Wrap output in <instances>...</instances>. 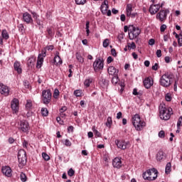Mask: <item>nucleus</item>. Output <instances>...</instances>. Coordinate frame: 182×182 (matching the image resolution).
I'll list each match as a JSON object with an SVG mask.
<instances>
[{"label":"nucleus","mask_w":182,"mask_h":182,"mask_svg":"<svg viewBox=\"0 0 182 182\" xmlns=\"http://www.w3.org/2000/svg\"><path fill=\"white\" fill-rule=\"evenodd\" d=\"M53 45H50L46 47V50H53Z\"/></svg>","instance_id":"58"},{"label":"nucleus","mask_w":182,"mask_h":182,"mask_svg":"<svg viewBox=\"0 0 182 182\" xmlns=\"http://www.w3.org/2000/svg\"><path fill=\"white\" fill-rule=\"evenodd\" d=\"M1 171L6 177H11L12 176V169L9 166H3L1 168Z\"/></svg>","instance_id":"15"},{"label":"nucleus","mask_w":182,"mask_h":182,"mask_svg":"<svg viewBox=\"0 0 182 182\" xmlns=\"http://www.w3.org/2000/svg\"><path fill=\"white\" fill-rule=\"evenodd\" d=\"M63 144L67 147H70V146H72V142H70L69 139H65L63 142Z\"/></svg>","instance_id":"44"},{"label":"nucleus","mask_w":182,"mask_h":182,"mask_svg":"<svg viewBox=\"0 0 182 182\" xmlns=\"http://www.w3.org/2000/svg\"><path fill=\"white\" fill-rule=\"evenodd\" d=\"M159 137H160V139H164V137H166V133L164 131L161 130L159 132Z\"/></svg>","instance_id":"45"},{"label":"nucleus","mask_w":182,"mask_h":182,"mask_svg":"<svg viewBox=\"0 0 182 182\" xmlns=\"http://www.w3.org/2000/svg\"><path fill=\"white\" fill-rule=\"evenodd\" d=\"M115 143L116 145L117 146V148L122 149V150H126L127 149V144H129V143L126 141L119 140H117Z\"/></svg>","instance_id":"18"},{"label":"nucleus","mask_w":182,"mask_h":182,"mask_svg":"<svg viewBox=\"0 0 182 182\" xmlns=\"http://www.w3.org/2000/svg\"><path fill=\"white\" fill-rule=\"evenodd\" d=\"M132 12H133V4H127V8H126L127 16H129V18H134L135 16H137V13H132Z\"/></svg>","instance_id":"12"},{"label":"nucleus","mask_w":182,"mask_h":182,"mask_svg":"<svg viewBox=\"0 0 182 182\" xmlns=\"http://www.w3.org/2000/svg\"><path fill=\"white\" fill-rule=\"evenodd\" d=\"M156 55H157V58H161V50H156Z\"/></svg>","instance_id":"61"},{"label":"nucleus","mask_w":182,"mask_h":182,"mask_svg":"<svg viewBox=\"0 0 182 182\" xmlns=\"http://www.w3.org/2000/svg\"><path fill=\"white\" fill-rule=\"evenodd\" d=\"M58 97H59V90L55 89L54 93H53V97L55 99H58Z\"/></svg>","instance_id":"46"},{"label":"nucleus","mask_w":182,"mask_h":182,"mask_svg":"<svg viewBox=\"0 0 182 182\" xmlns=\"http://www.w3.org/2000/svg\"><path fill=\"white\" fill-rule=\"evenodd\" d=\"M92 130L94 132L95 135L97 137H102V134H100V132H99V131H97V129H92Z\"/></svg>","instance_id":"48"},{"label":"nucleus","mask_w":182,"mask_h":182,"mask_svg":"<svg viewBox=\"0 0 182 182\" xmlns=\"http://www.w3.org/2000/svg\"><path fill=\"white\" fill-rule=\"evenodd\" d=\"M105 66V61L103 58H96L93 63L94 70L97 72V70H102Z\"/></svg>","instance_id":"9"},{"label":"nucleus","mask_w":182,"mask_h":182,"mask_svg":"<svg viewBox=\"0 0 182 182\" xmlns=\"http://www.w3.org/2000/svg\"><path fill=\"white\" fill-rule=\"evenodd\" d=\"M101 12L103 15H107V16H112V11L109 9V1L105 0L100 7ZM108 10V11H107Z\"/></svg>","instance_id":"8"},{"label":"nucleus","mask_w":182,"mask_h":182,"mask_svg":"<svg viewBox=\"0 0 182 182\" xmlns=\"http://www.w3.org/2000/svg\"><path fill=\"white\" fill-rule=\"evenodd\" d=\"M129 38L131 41H133V39H136V38L140 35L141 31L139 27H136L132 25L129 26Z\"/></svg>","instance_id":"5"},{"label":"nucleus","mask_w":182,"mask_h":182,"mask_svg":"<svg viewBox=\"0 0 182 182\" xmlns=\"http://www.w3.org/2000/svg\"><path fill=\"white\" fill-rule=\"evenodd\" d=\"M112 166L114 168H121L122 167V159L119 158H114L112 161Z\"/></svg>","instance_id":"20"},{"label":"nucleus","mask_w":182,"mask_h":182,"mask_svg":"<svg viewBox=\"0 0 182 182\" xmlns=\"http://www.w3.org/2000/svg\"><path fill=\"white\" fill-rule=\"evenodd\" d=\"M165 99L166 102H171V96H170L168 94L166 95Z\"/></svg>","instance_id":"56"},{"label":"nucleus","mask_w":182,"mask_h":182,"mask_svg":"<svg viewBox=\"0 0 182 182\" xmlns=\"http://www.w3.org/2000/svg\"><path fill=\"white\" fill-rule=\"evenodd\" d=\"M167 29V26L166 24H162L160 27L161 32H164Z\"/></svg>","instance_id":"50"},{"label":"nucleus","mask_w":182,"mask_h":182,"mask_svg":"<svg viewBox=\"0 0 182 182\" xmlns=\"http://www.w3.org/2000/svg\"><path fill=\"white\" fill-rule=\"evenodd\" d=\"M118 82H119V77H117V75H114L112 79V83L113 85H117Z\"/></svg>","instance_id":"36"},{"label":"nucleus","mask_w":182,"mask_h":182,"mask_svg":"<svg viewBox=\"0 0 182 182\" xmlns=\"http://www.w3.org/2000/svg\"><path fill=\"white\" fill-rule=\"evenodd\" d=\"M180 126H182V117H180L177 122V129H180Z\"/></svg>","instance_id":"47"},{"label":"nucleus","mask_w":182,"mask_h":182,"mask_svg":"<svg viewBox=\"0 0 182 182\" xmlns=\"http://www.w3.org/2000/svg\"><path fill=\"white\" fill-rule=\"evenodd\" d=\"M127 46L129 49H136V43H134V42H132V43H128Z\"/></svg>","instance_id":"42"},{"label":"nucleus","mask_w":182,"mask_h":182,"mask_svg":"<svg viewBox=\"0 0 182 182\" xmlns=\"http://www.w3.org/2000/svg\"><path fill=\"white\" fill-rule=\"evenodd\" d=\"M144 87L146 89H150L154 85V81L150 77H146L143 82Z\"/></svg>","instance_id":"19"},{"label":"nucleus","mask_w":182,"mask_h":182,"mask_svg":"<svg viewBox=\"0 0 182 182\" xmlns=\"http://www.w3.org/2000/svg\"><path fill=\"white\" fill-rule=\"evenodd\" d=\"M47 32H48L49 36H53L54 33H53V31H52L51 28H47Z\"/></svg>","instance_id":"53"},{"label":"nucleus","mask_w":182,"mask_h":182,"mask_svg":"<svg viewBox=\"0 0 182 182\" xmlns=\"http://www.w3.org/2000/svg\"><path fill=\"white\" fill-rule=\"evenodd\" d=\"M75 56H76V59L80 63H83V62H85V59L82 57V55H80L79 53H76Z\"/></svg>","instance_id":"30"},{"label":"nucleus","mask_w":182,"mask_h":182,"mask_svg":"<svg viewBox=\"0 0 182 182\" xmlns=\"http://www.w3.org/2000/svg\"><path fill=\"white\" fill-rule=\"evenodd\" d=\"M132 124L135 127L136 130H137L138 132H140V130L146 127V122L141 121V119L140 118V115H139V114H136L132 117Z\"/></svg>","instance_id":"4"},{"label":"nucleus","mask_w":182,"mask_h":182,"mask_svg":"<svg viewBox=\"0 0 182 182\" xmlns=\"http://www.w3.org/2000/svg\"><path fill=\"white\" fill-rule=\"evenodd\" d=\"M100 85L102 86V87H103V89H106L107 87V86H109V80L102 78L100 82Z\"/></svg>","instance_id":"26"},{"label":"nucleus","mask_w":182,"mask_h":182,"mask_svg":"<svg viewBox=\"0 0 182 182\" xmlns=\"http://www.w3.org/2000/svg\"><path fill=\"white\" fill-rule=\"evenodd\" d=\"M11 107L13 112L16 113L19 110V100L14 98L11 101Z\"/></svg>","instance_id":"13"},{"label":"nucleus","mask_w":182,"mask_h":182,"mask_svg":"<svg viewBox=\"0 0 182 182\" xmlns=\"http://www.w3.org/2000/svg\"><path fill=\"white\" fill-rule=\"evenodd\" d=\"M77 5H85L86 0H75Z\"/></svg>","instance_id":"41"},{"label":"nucleus","mask_w":182,"mask_h":182,"mask_svg":"<svg viewBox=\"0 0 182 182\" xmlns=\"http://www.w3.org/2000/svg\"><path fill=\"white\" fill-rule=\"evenodd\" d=\"M110 43V41L109 40V38H106L105 40H104L102 45L104 46V48H107V46H109Z\"/></svg>","instance_id":"40"},{"label":"nucleus","mask_w":182,"mask_h":182,"mask_svg":"<svg viewBox=\"0 0 182 182\" xmlns=\"http://www.w3.org/2000/svg\"><path fill=\"white\" fill-rule=\"evenodd\" d=\"M68 110V108L66 107H63L61 109H60V112L63 113L64 112H66Z\"/></svg>","instance_id":"63"},{"label":"nucleus","mask_w":182,"mask_h":182,"mask_svg":"<svg viewBox=\"0 0 182 182\" xmlns=\"http://www.w3.org/2000/svg\"><path fill=\"white\" fill-rule=\"evenodd\" d=\"M54 65H57L58 66H60V65H62L63 61H62V58H60V57H54Z\"/></svg>","instance_id":"27"},{"label":"nucleus","mask_w":182,"mask_h":182,"mask_svg":"<svg viewBox=\"0 0 182 182\" xmlns=\"http://www.w3.org/2000/svg\"><path fill=\"white\" fill-rule=\"evenodd\" d=\"M18 167L22 168L26 164V151L21 149L18 153Z\"/></svg>","instance_id":"6"},{"label":"nucleus","mask_w":182,"mask_h":182,"mask_svg":"<svg viewBox=\"0 0 182 182\" xmlns=\"http://www.w3.org/2000/svg\"><path fill=\"white\" fill-rule=\"evenodd\" d=\"M157 174L159 171L156 168H151L147 170L146 172H144L142 177L144 180H148L149 181H153L157 178Z\"/></svg>","instance_id":"3"},{"label":"nucleus","mask_w":182,"mask_h":182,"mask_svg":"<svg viewBox=\"0 0 182 182\" xmlns=\"http://www.w3.org/2000/svg\"><path fill=\"white\" fill-rule=\"evenodd\" d=\"M112 124H113V121L112 120V117H108L106 122V126L107 127H112Z\"/></svg>","instance_id":"33"},{"label":"nucleus","mask_w":182,"mask_h":182,"mask_svg":"<svg viewBox=\"0 0 182 182\" xmlns=\"http://www.w3.org/2000/svg\"><path fill=\"white\" fill-rule=\"evenodd\" d=\"M174 76L171 73H165L159 79V85L162 87L168 88L173 84Z\"/></svg>","instance_id":"1"},{"label":"nucleus","mask_w":182,"mask_h":182,"mask_svg":"<svg viewBox=\"0 0 182 182\" xmlns=\"http://www.w3.org/2000/svg\"><path fill=\"white\" fill-rule=\"evenodd\" d=\"M41 56H42V58H46V48H43L41 50Z\"/></svg>","instance_id":"54"},{"label":"nucleus","mask_w":182,"mask_h":182,"mask_svg":"<svg viewBox=\"0 0 182 182\" xmlns=\"http://www.w3.org/2000/svg\"><path fill=\"white\" fill-rule=\"evenodd\" d=\"M14 70H16V72L21 75L22 73V68H21V63L16 61L14 63Z\"/></svg>","instance_id":"23"},{"label":"nucleus","mask_w":182,"mask_h":182,"mask_svg":"<svg viewBox=\"0 0 182 182\" xmlns=\"http://www.w3.org/2000/svg\"><path fill=\"white\" fill-rule=\"evenodd\" d=\"M23 147L24 149H28V142H27L26 140H24V141H23Z\"/></svg>","instance_id":"59"},{"label":"nucleus","mask_w":182,"mask_h":182,"mask_svg":"<svg viewBox=\"0 0 182 182\" xmlns=\"http://www.w3.org/2000/svg\"><path fill=\"white\" fill-rule=\"evenodd\" d=\"M42 100L44 105H49L50 100H52V92H50V90H44L42 92Z\"/></svg>","instance_id":"7"},{"label":"nucleus","mask_w":182,"mask_h":182,"mask_svg":"<svg viewBox=\"0 0 182 182\" xmlns=\"http://www.w3.org/2000/svg\"><path fill=\"white\" fill-rule=\"evenodd\" d=\"M156 157L157 161H161V160L164 159V152L163 151H159L157 153Z\"/></svg>","instance_id":"25"},{"label":"nucleus","mask_w":182,"mask_h":182,"mask_svg":"<svg viewBox=\"0 0 182 182\" xmlns=\"http://www.w3.org/2000/svg\"><path fill=\"white\" fill-rule=\"evenodd\" d=\"M18 129L23 132V133H29V123H28V122L26 120L21 121Z\"/></svg>","instance_id":"11"},{"label":"nucleus","mask_w":182,"mask_h":182,"mask_svg":"<svg viewBox=\"0 0 182 182\" xmlns=\"http://www.w3.org/2000/svg\"><path fill=\"white\" fill-rule=\"evenodd\" d=\"M42 157L46 161H48V160H50V157L49 156V155H48V154L45 152L42 154Z\"/></svg>","instance_id":"39"},{"label":"nucleus","mask_w":182,"mask_h":182,"mask_svg":"<svg viewBox=\"0 0 182 182\" xmlns=\"http://www.w3.org/2000/svg\"><path fill=\"white\" fill-rule=\"evenodd\" d=\"M23 21L26 23H33V19H32V16L28 12H26L23 14Z\"/></svg>","instance_id":"16"},{"label":"nucleus","mask_w":182,"mask_h":182,"mask_svg":"<svg viewBox=\"0 0 182 182\" xmlns=\"http://www.w3.org/2000/svg\"><path fill=\"white\" fill-rule=\"evenodd\" d=\"M112 60H113V58H112V56H109L107 59V63H112Z\"/></svg>","instance_id":"62"},{"label":"nucleus","mask_w":182,"mask_h":182,"mask_svg":"<svg viewBox=\"0 0 182 182\" xmlns=\"http://www.w3.org/2000/svg\"><path fill=\"white\" fill-rule=\"evenodd\" d=\"M0 93L4 96H9V87L0 82Z\"/></svg>","instance_id":"14"},{"label":"nucleus","mask_w":182,"mask_h":182,"mask_svg":"<svg viewBox=\"0 0 182 182\" xmlns=\"http://www.w3.org/2000/svg\"><path fill=\"white\" fill-rule=\"evenodd\" d=\"M179 46H182V31L180 33V37L178 39Z\"/></svg>","instance_id":"49"},{"label":"nucleus","mask_w":182,"mask_h":182,"mask_svg":"<svg viewBox=\"0 0 182 182\" xmlns=\"http://www.w3.org/2000/svg\"><path fill=\"white\" fill-rule=\"evenodd\" d=\"M158 11H160V5L159 4H154L151 5L149 7V12L151 15H156Z\"/></svg>","instance_id":"17"},{"label":"nucleus","mask_w":182,"mask_h":182,"mask_svg":"<svg viewBox=\"0 0 182 182\" xmlns=\"http://www.w3.org/2000/svg\"><path fill=\"white\" fill-rule=\"evenodd\" d=\"M120 20L122 21V22H124V21H126V15L122 14L120 16Z\"/></svg>","instance_id":"60"},{"label":"nucleus","mask_w":182,"mask_h":182,"mask_svg":"<svg viewBox=\"0 0 182 182\" xmlns=\"http://www.w3.org/2000/svg\"><path fill=\"white\" fill-rule=\"evenodd\" d=\"M42 65H43V57H42V54H39L38 56L36 68H38V69H41V68H42Z\"/></svg>","instance_id":"22"},{"label":"nucleus","mask_w":182,"mask_h":182,"mask_svg":"<svg viewBox=\"0 0 182 182\" xmlns=\"http://www.w3.org/2000/svg\"><path fill=\"white\" fill-rule=\"evenodd\" d=\"M74 95L76 97H82V90H76L74 91Z\"/></svg>","instance_id":"37"},{"label":"nucleus","mask_w":182,"mask_h":182,"mask_svg":"<svg viewBox=\"0 0 182 182\" xmlns=\"http://www.w3.org/2000/svg\"><path fill=\"white\" fill-rule=\"evenodd\" d=\"M111 55L112 56H114V58H116V56H117V53H116V49H114V48L111 49Z\"/></svg>","instance_id":"51"},{"label":"nucleus","mask_w":182,"mask_h":182,"mask_svg":"<svg viewBox=\"0 0 182 182\" xmlns=\"http://www.w3.org/2000/svg\"><path fill=\"white\" fill-rule=\"evenodd\" d=\"M164 60L166 63H170V62H171V58L168 56H166Z\"/></svg>","instance_id":"57"},{"label":"nucleus","mask_w":182,"mask_h":182,"mask_svg":"<svg viewBox=\"0 0 182 182\" xmlns=\"http://www.w3.org/2000/svg\"><path fill=\"white\" fill-rule=\"evenodd\" d=\"M41 114L44 117H46V116H48V114H49V111H48L47 108H42L41 109Z\"/></svg>","instance_id":"34"},{"label":"nucleus","mask_w":182,"mask_h":182,"mask_svg":"<svg viewBox=\"0 0 182 182\" xmlns=\"http://www.w3.org/2000/svg\"><path fill=\"white\" fill-rule=\"evenodd\" d=\"M26 110H31L32 109V101L30 100H27L26 104Z\"/></svg>","instance_id":"31"},{"label":"nucleus","mask_w":182,"mask_h":182,"mask_svg":"<svg viewBox=\"0 0 182 182\" xmlns=\"http://www.w3.org/2000/svg\"><path fill=\"white\" fill-rule=\"evenodd\" d=\"M154 43H156V41H154V38H151L149 41V45H150V46H153Z\"/></svg>","instance_id":"55"},{"label":"nucleus","mask_w":182,"mask_h":182,"mask_svg":"<svg viewBox=\"0 0 182 182\" xmlns=\"http://www.w3.org/2000/svg\"><path fill=\"white\" fill-rule=\"evenodd\" d=\"M122 112H119L117 114V119H122Z\"/></svg>","instance_id":"64"},{"label":"nucleus","mask_w":182,"mask_h":182,"mask_svg":"<svg viewBox=\"0 0 182 182\" xmlns=\"http://www.w3.org/2000/svg\"><path fill=\"white\" fill-rule=\"evenodd\" d=\"M170 14V10L166 9V10H161L157 14H156V19H159L160 22H164L166 19H167V14Z\"/></svg>","instance_id":"10"},{"label":"nucleus","mask_w":182,"mask_h":182,"mask_svg":"<svg viewBox=\"0 0 182 182\" xmlns=\"http://www.w3.org/2000/svg\"><path fill=\"white\" fill-rule=\"evenodd\" d=\"M152 70H159V63H156L152 67Z\"/></svg>","instance_id":"52"},{"label":"nucleus","mask_w":182,"mask_h":182,"mask_svg":"<svg viewBox=\"0 0 182 182\" xmlns=\"http://www.w3.org/2000/svg\"><path fill=\"white\" fill-rule=\"evenodd\" d=\"M18 28L19 32H21V33H23V32H25V27L23 26V24L22 23L18 24Z\"/></svg>","instance_id":"38"},{"label":"nucleus","mask_w":182,"mask_h":182,"mask_svg":"<svg viewBox=\"0 0 182 182\" xmlns=\"http://www.w3.org/2000/svg\"><path fill=\"white\" fill-rule=\"evenodd\" d=\"M173 109L166 108V105L159 106V117L162 120H168L173 114Z\"/></svg>","instance_id":"2"},{"label":"nucleus","mask_w":182,"mask_h":182,"mask_svg":"<svg viewBox=\"0 0 182 182\" xmlns=\"http://www.w3.org/2000/svg\"><path fill=\"white\" fill-rule=\"evenodd\" d=\"M20 178H21L22 182H26V181L28 180V178L26 177V175L23 172L21 173Z\"/></svg>","instance_id":"35"},{"label":"nucleus","mask_w":182,"mask_h":182,"mask_svg":"<svg viewBox=\"0 0 182 182\" xmlns=\"http://www.w3.org/2000/svg\"><path fill=\"white\" fill-rule=\"evenodd\" d=\"M36 60V57L31 56L27 60V65L29 68H32L35 65V61Z\"/></svg>","instance_id":"24"},{"label":"nucleus","mask_w":182,"mask_h":182,"mask_svg":"<svg viewBox=\"0 0 182 182\" xmlns=\"http://www.w3.org/2000/svg\"><path fill=\"white\" fill-rule=\"evenodd\" d=\"M170 171H171V163L168 162L166 164L165 173L166 174H170Z\"/></svg>","instance_id":"28"},{"label":"nucleus","mask_w":182,"mask_h":182,"mask_svg":"<svg viewBox=\"0 0 182 182\" xmlns=\"http://www.w3.org/2000/svg\"><path fill=\"white\" fill-rule=\"evenodd\" d=\"M68 175L70 176V177H73L75 176V171L73 168H70L68 171Z\"/></svg>","instance_id":"43"},{"label":"nucleus","mask_w":182,"mask_h":182,"mask_svg":"<svg viewBox=\"0 0 182 182\" xmlns=\"http://www.w3.org/2000/svg\"><path fill=\"white\" fill-rule=\"evenodd\" d=\"M107 72L109 75H111V76H117V73H119V70L116 69V68L113 66H110L107 69Z\"/></svg>","instance_id":"21"},{"label":"nucleus","mask_w":182,"mask_h":182,"mask_svg":"<svg viewBox=\"0 0 182 182\" xmlns=\"http://www.w3.org/2000/svg\"><path fill=\"white\" fill-rule=\"evenodd\" d=\"M1 35L2 38L4 39H6V41H7V39H9V34L8 33V31H6V30H3L1 32Z\"/></svg>","instance_id":"29"},{"label":"nucleus","mask_w":182,"mask_h":182,"mask_svg":"<svg viewBox=\"0 0 182 182\" xmlns=\"http://www.w3.org/2000/svg\"><path fill=\"white\" fill-rule=\"evenodd\" d=\"M93 82V79L92 78H88L87 80H85L84 82V85L85 86H86L87 87H89V86H90V84Z\"/></svg>","instance_id":"32"}]
</instances>
